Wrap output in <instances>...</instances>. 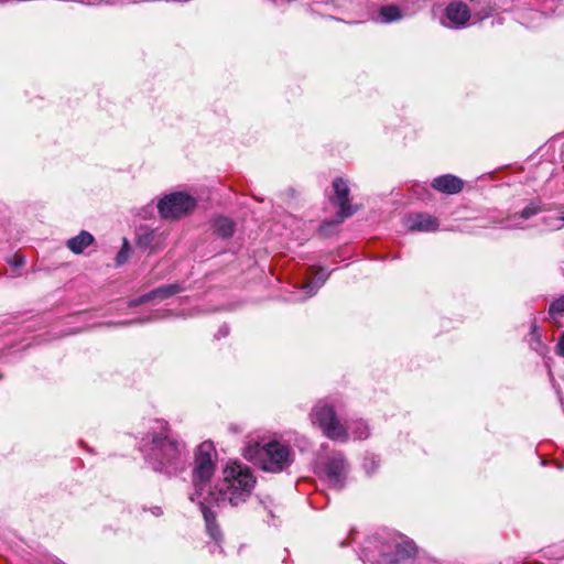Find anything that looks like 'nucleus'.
<instances>
[{
  "mask_svg": "<svg viewBox=\"0 0 564 564\" xmlns=\"http://www.w3.org/2000/svg\"><path fill=\"white\" fill-rule=\"evenodd\" d=\"M141 451L154 471L167 476L184 470L188 452L185 444L170 436L169 423L154 420L148 436L142 440Z\"/></svg>",
  "mask_w": 564,
  "mask_h": 564,
  "instance_id": "obj_1",
  "label": "nucleus"
},
{
  "mask_svg": "<svg viewBox=\"0 0 564 564\" xmlns=\"http://www.w3.org/2000/svg\"><path fill=\"white\" fill-rule=\"evenodd\" d=\"M223 475L224 478L217 486V492H215L212 503L221 500L238 506L245 502L256 485V477L250 468L242 464L229 463L224 468Z\"/></svg>",
  "mask_w": 564,
  "mask_h": 564,
  "instance_id": "obj_2",
  "label": "nucleus"
},
{
  "mask_svg": "<svg viewBox=\"0 0 564 564\" xmlns=\"http://www.w3.org/2000/svg\"><path fill=\"white\" fill-rule=\"evenodd\" d=\"M214 471L215 466L195 463L193 470L194 492L191 494L189 499L198 503L208 534L215 542H219L221 533L215 521V512L210 508L212 499L215 498V491H213L210 487V479Z\"/></svg>",
  "mask_w": 564,
  "mask_h": 564,
  "instance_id": "obj_3",
  "label": "nucleus"
},
{
  "mask_svg": "<svg viewBox=\"0 0 564 564\" xmlns=\"http://www.w3.org/2000/svg\"><path fill=\"white\" fill-rule=\"evenodd\" d=\"M245 456L248 459H256L257 464L270 473H281L288 469L293 460L294 453L290 445L279 441H270L262 446L247 448Z\"/></svg>",
  "mask_w": 564,
  "mask_h": 564,
  "instance_id": "obj_4",
  "label": "nucleus"
},
{
  "mask_svg": "<svg viewBox=\"0 0 564 564\" xmlns=\"http://www.w3.org/2000/svg\"><path fill=\"white\" fill-rule=\"evenodd\" d=\"M311 419L329 440L340 443L348 441L346 425L339 421L333 405L325 402L317 403L312 410Z\"/></svg>",
  "mask_w": 564,
  "mask_h": 564,
  "instance_id": "obj_5",
  "label": "nucleus"
},
{
  "mask_svg": "<svg viewBox=\"0 0 564 564\" xmlns=\"http://www.w3.org/2000/svg\"><path fill=\"white\" fill-rule=\"evenodd\" d=\"M318 475L328 484L330 488L340 490L349 471V466L344 453L333 452L321 459L318 463Z\"/></svg>",
  "mask_w": 564,
  "mask_h": 564,
  "instance_id": "obj_6",
  "label": "nucleus"
},
{
  "mask_svg": "<svg viewBox=\"0 0 564 564\" xmlns=\"http://www.w3.org/2000/svg\"><path fill=\"white\" fill-rule=\"evenodd\" d=\"M156 207L161 218L175 220L194 212L197 199L187 193L174 192L162 197Z\"/></svg>",
  "mask_w": 564,
  "mask_h": 564,
  "instance_id": "obj_7",
  "label": "nucleus"
},
{
  "mask_svg": "<svg viewBox=\"0 0 564 564\" xmlns=\"http://www.w3.org/2000/svg\"><path fill=\"white\" fill-rule=\"evenodd\" d=\"M393 551L383 552L381 561L384 564H412L416 550L412 541L405 540L402 536L393 539Z\"/></svg>",
  "mask_w": 564,
  "mask_h": 564,
  "instance_id": "obj_8",
  "label": "nucleus"
},
{
  "mask_svg": "<svg viewBox=\"0 0 564 564\" xmlns=\"http://www.w3.org/2000/svg\"><path fill=\"white\" fill-rule=\"evenodd\" d=\"M470 17L467 4L460 1H452L445 8L442 24L448 29H464L468 25Z\"/></svg>",
  "mask_w": 564,
  "mask_h": 564,
  "instance_id": "obj_9",
  "label": "nucleus"
},
{
  "mask_svg": "<svg viewBox=\"0 0 564 564\" xmlns=\"http://www.w3.org/2000/svg\"><path fill=\"white\" fill-rule=\"evenodd\" d=\"M185 290H186V286L184 285V283L176 282V283L165 284V285L158 286V288L151 290L150 292L142 294L135 299L130 300L128 304L130 307H135V306H139V305L148 303V302H154V301L161 302V301L167 300L178 293H182Z\"/></svg>",
  "mask_w": 564,
  "mask_h": 564,
  "instance_id": "obj_10",
  "label": "nucleus"
},
{
  "mask_svg": "<svg viewBox=\"0 0 564 564\" xmlns=\"http://www.w3.org/2000/svg\"><path fill=\"white\" fill-rule=\"evenodd\" d=\"M165 235L158 228L151 229L147 226H140L135 231L137 248L150 253L158 252L164 246Z\"/></svg>",
  "mask_w": 564,
  "mask_h": 564,
  "instance_id": "obj_11",
  "label": "nucleus"
},
{
  "mask_svg": "<svg viewBox=\"0 0 564 564\" xmlns=\"http://www.w3.org/2000/svg\"><path fill=\"white\" fill-rule=\"evenodd\" d=\"M333 188L335 192L334 202L339 207V216L341 218L350 217L355 209L350 205V189L347 182L341 177H337L333 182Z\"/></svg>",
  "mask_w": 564,
  "mask_h": 564,
  "instance_id": "obj_12",
  "label": "nucleus"
},
{
  "mask_svg": "<svg viewBox=\"0 0 564 564\" xmlns=\"http://www.w3.org/2000/svg\"><path fill=\"white\" fill-rule=\"evenodd\" d=\"M431 187L443 194L455 195L462 192L464 181L454 174H443L432 181Z\"/></svg>",
  "mask_w": 564,
  "mask_h": 564,
  "instance_id": "obj_13",
  "label": "nucleus"
},
{
  "mask_svg": "<svg viewBox=\"0 0 564 564\" xmlns=\"http://www.w3.org/2000/svg\"><path fill=\"white\" fill-rule=\"evenodd\" d=\"M406 225L411 231L431 232L437 230L440 223L430 214L414 213L409 215Z\"/></svg>",
  "mask_w": 564,
  "mask_h": 564,
  "instance_id": "obj_14",
  "label": "nucleus"
},
{
  "mask_svg": "<svg viewBox=\"0 0 564 564\" xmlns=\"http://www.w3.org/2000/svg\"><path fill=\"white\" fill-rule=\"evenodd\" d=\"M209 227L214 236L228 240L235 235L236 221L225 215H215L209 220Z\"/></svg>",
  "mask_w": 564,
  "mask_h": 564,
  "instance_id": "obj_15",
  "label": "nucleus"
},
{
  "mask_svg": "<svg viewBox=\"0 0 564 564\" xmlns=\"http://www.w3.org/2000/svg\"><path fill=\"white\" fill-rule=\"evenodd\" d=\"M330 272H327L325 268L319 267L314 279L303 284L302 291L304 292V296H302L301 300H306L315 295L319 288L327 281Z\"/></svg>",
  "mask_w": 564,
  "mask_h": 564,
  "instance_id": "obj_16",
  "label": "nucleus"
},
{
  "mask_svg": "<svg viewBox=\"0 0 564 564\" xmlns=\"http://www.w3.org/2000/svg\"><path fill=\"white\" fill-rule=\"evenodd\" d=\"M95 242V237L86 231L82 230L77 236L69 238L66 241L67 248L75 254H80L87 247Z\"/></svg>",
  "mask_w": 564,
  "mask_h": 564,
  "instance_id": "obj_17",
  "label": "nucleus"
},
{
  "mask_svg": "<svg viewBox=\"0 0 564 564\" xmlns=\"http://www.w3.org/2000/svg\"><path fill=\"white\" fill-rule=\"evenodd\" d=\"M216 451L212 442H203L196 453L195 463L215 466Z\"/></svg>",
  "mask_w": 564,
  "mask_h": 564,
  "instance_id": "obj_18",
  "label": "nucleus"
},
{
  "mask_svg": "<svg viewBox=\"0 0 564 564\" xmlns=\"http://www.w3.org/2000/svg\"><path fill=\"white\" fill-rule=\"evenodd\" d=\"M346 429L347 433H350L355 440H366L370 434L368 424L362 420L348 422Z\"/></svg>",
  "mask_w": 564,
  "mask_h": 564,
  "instance_id": "obj_19",
  "label": "nucleus"
},
{
  "mask_svg": "<svg viewBox=\"0 0 564 564\" xmlns=\"http://www.w3.org/2000/svg\"><path fill=\"white\" fill-rule=\"evenodd\" d=\"M403 18L401 9L395 4H388L380 8L379 19L383 23H391Z\"/></svg>",
  "mask_w": 564,
  "mask_h": 564,
  "instance_id": "obj_20",
  "label": "nucleus"
},
{
  "mask_svg": "<svg viewBox=\"0 0 564 564\" xmlns=\"http://www.w3.org/2000/svg\"><path fill=\"white\" fill-rule=\"evenodd\" d=\"M410 191L413 196L421 200H426L432 196L431 191L426 184L415 183L410 187Z\"/></svg>",
  "mask_w": 564,
  "mask_h": 564,
  "instance_id": "obj_21",
  "label": "nucleus"
},
{
  "mask_svg": "<svg viewBox=\"0 0 564 564\" xmlns=\"http://www.w3.org/2000/svg\"><path fill=\"white\" fill-rule=\"evenodd\" d=\"M7 262L12 268L13 273H18L25 264V257L20 252H15L7 259Z\"/></svg>",
  "mask_w": 564,
  "mask_h": 564,
  "instance_id": "obj_22",
  "label": "nucleus"
},
{
  "mask_svg": "<svg viewBox=\"0 0 564 564\" xmlns=\"http://www.w3.org/2000/svg\"><path fill=\"white\" fill-rule=\"evenodd\" d=\"M129 253H130L129 241L126 238H123L122 246L116 257V264L122 265L123 263H126V261L128 260Z\"/></svg>",
  "mask_w": 564,
  "mask_h": 564,
  "instance_id": "obj_23",
  "label": "nucleus"
},
{
  "mask_svg": "<svg viewBox=\"0 0 564 564\" xmlns=\"http://www.w3.org/2000/svg\"><path fill=\"white\" fill-rule=\"evenodd\" d=\"M156 319H159L158 313L149 314L147 316L138 317V318L130 319V321H124V322L119 323V325L130 326V325H134V324L149 323V322H153V321H156Z\"/></svg>",
  "mask_w": 564,
  "mask_h": 564,
  "instance_id": "obj_24",
  "label": "nucleus"
},
{
  "mask_svg": "<svg viewBox=\"0 0 564 564\" xmlns=\"http://www.w3.org/2000/svg\"><path fill=\"white\" fill-rule=\"evenodd\" d=\"M551 316L560 315L564 313V296L554 300L549 308Z\"/></svg>",
  "mask_w": 564,
  "mask_h": 564,
  "instance_id": "obj_25",
  "label": "nucleus"
},
{
  "mask_svg": "<svg viewBox=\"0 0 564 564\" xmlns=\"http://www.w3.org/2000/svg\"><path fill=\"white\" fill-rule=\"evenodd\" d=\"M32 343H26L24 345H21V346H10L8 347L6 350H1L0 351V359H2L3 357H7V356H10V355H13L15 352H19V351H22L29 347H31Z\"/></svg>",
  "mask_w": 564,
  "mask_h": 564,
  "instance_id": "obj_26",
  "label": "nucleus"
},
{
  "mask_svg": "<svg viewBox=\"0 0 564 564\" xmlns=\"http://www.w3.org/2000/svg\"><path fill=\"white\" fill-rule=\"evenodd\" d=\"M379 466V460L376 456H367L364 460V468L368 474L373 473Z\"/></svg>",
  "mask_w": 564,
  "mask_h": 564,
  "instance_id": "obj_27",
  "label": "nucleus"
},
{
  "mask_svg": "<svg viewBox=\"0 0 564 564\" xmlns=\"http://www.w3.org/2000/svg\"><path fill=\"white\" fill-rule=\"evenodd\" d=\"M41 317L33 316L30 319L25 321V326L23 327L25 330H34L37 324L40 323Z\"/></svg>",
  "mask_w": 564,
  "mask_h": 564,
  "instance_id": "obj_28",
  "label": "nucleus"
},
{
  "mask_svg": "<svg viewBox=\"0 0 564 564\" xmlns=\"http://www.w3.org/2000/svg\"><path fill=\"white\" fill-rule=\"evenodd\" d=\"M229 332H230L229 326L227 324H223L218 328L217 333L215 334V338L216 339L225 338V337H227L229 335Z\"/></svg>",
  "mask_w": 564,
  "mask_h": 564,
  "instance_id": "obj_29",
  "label": "nucleus"
},
{
  "mask_svg": "<svg viewBox=\"0 0 564 564\" xmlns=\"http://www.w3.org/2000/svg\"><path fill=\"white\" fill-rule=\"evenodd\" d=\"M556 351L560 356L564 357V332L560 335L556 344Z\"/></svg>",
  "mask_w": 564,
  "mask_h": 564,
  "instance_id": "obj_30",
  "label": "nucleus"
},
{
  "mask_svg": "<svg viewBox=\"0 0 564 564\" xmlns=\"http://www.w3.org/2000/svg\"><path fill=\"white\" fill-rule=\"evenodd\" d=\"M13 317L7 316V317H0V326L9 325L11 324V319Z\"/></svg>",
  "mask_w": 564,
  "mask_h": 564,
  "instance_id": "obj_31",
  "label": "nucleus"
},
{
  "mask_svg": "<svg viewBox=\"0 0 564 564\" xmlns=\"http://www.w3.org/2000/svg\"><path fill=\"white\" fill-rule=\"evenodd\" d=\"M152 512H153V514H155V516H160V514H162V510H161V508H160V507H155V508L153 509V511H152Z\"/></svg>",
  "mask_w": 564,
  "mask_h": 564,
  "instance_id": "obj_32",
  "label": "nucleus"
},
{
  "mask_svg": "<svg viewBox=\"0 0 564 564\" xmlns=\"http://www.w3.org/2000/svg\"><path fill=\"white\" fill-rule=\"evenodd\" d=\"M41 337H42V335L33 337V341H36L37 344H40L41 343V340H40Z\"/></svg>",
  "mask_w": 564,
  "mask_h": 564,
  "instance_id": "obj_33",
  "label": "nucleus"
},
{
  "mask_svg": "<svg viewBox=\"0 0 564 564\" xmlns=\"http://www.w3.org/2000/svg\"><path fill=\"white\" fill-rule=\"evenodd\" d=\"M328 225H329V224H326V223H324L323 225H321V227H319V231H324V230H325V228H326V226H328Z\"/></svg>",
  "mask_w": 564,
  "mask_h": 564,
  "instance_id": "obj_34",
  "label": "nucleus"
},
{
  "mask_svg": "<svg viewBox=\"0 0 564 564\" xmlns=\"http://www.w3.org/2000/svg\"><path fill=\"white\" fill-rule=\"evenodd\" d=\"M11 0H0V4L9 3Z\"/></svg>",
  "mask_w": 564,
  "mask_h": 564,
  "instance_id": "obj_35",
  "label": "nucleus"
},
{
  "mask_svg": "<svg viewBox=\"0 0 564 564\" xmlns=\"http://www.w3.org/2000/svg\"><path fill=\"white\" fill-rule=\"evenodd\" d=\"M558 399H560V401H561V403H562V406H563V409H564V402H563V400H562V397H560V395H558Z\"/></svg>",
  "mask_w": 564,
  "mask_h": 564,
  "instance_id": "obj_36",
  "label": "nucleus"
}]
</instances>
